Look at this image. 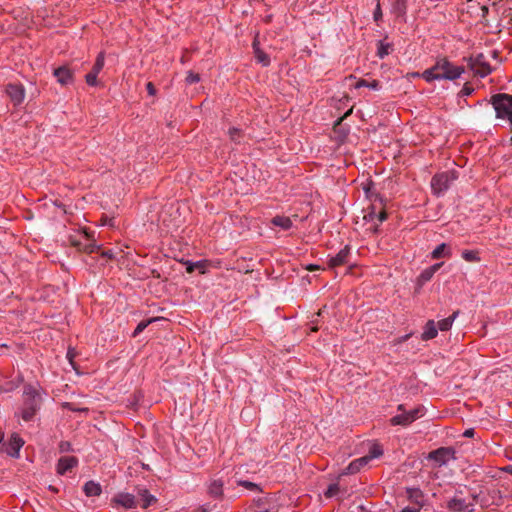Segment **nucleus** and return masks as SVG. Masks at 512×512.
<instances>
[{"mask_svg": "<svg viewBox=\"0 0 512 512\" xmlns=\"http://www.w3.org/2000/svg\"><path fill=\"white\" fill-rule=\"evenodd\" d=\"M465 69L462 66H455L447 58H441L429 69L422 73V77L427 82L434 80H456L463 73Z\"/></svg>", "mask_w": 512, "mask_h": 512, "instance_id": "obj_1", "label": "nucleus"}, {"mask_svg": "<svg viewBox=\"0 0 512 512\" xmlns=\"http://www.w3.org/2000/svg\"><path fill=\"white\" fill-rule=\"evenodd\" d=\"M23 397L21 417L24 421H31L40 408L41 396L32 385H26L24 386Z\"/></svg>", "mask_w": 512, "mask_h": 512, "instance_id": "obj_2", "label": "nucleus"}, {"mask_svg": "<svg viewBox=\"0 0 512 512\" xmlns=\"http://www.w3.org/2000/svg\"><path fill=\"white\" fill-rule=\"evenodd\" d=\"M491 103L496 111V117L507 119L512 126V95L499 93L491 97Z\"/></svg>", "mask_w": 512, "mask_h": 512, "instance_id": "obj_3", "label": "nucleus"}, {"mask_svg": "<svg viewBox=\"0 0 512 512\" xmlns=\"http://www.w3.org/2000/svg\"><path fill=\"white\" fill-rule=\"evenodd\" d=\"M383 455L382 447L374 443L369 450V453L363 457L353 460L341 473V475H350L359 472L363 467L368 465V463L374 459Z\"/></svg>", "mask_w": 512, "mask_h": 512, "instance_id": "obj_4", "label": "nucleus"}, {"mask_svg": "<svg viewBox=\"0 0 512 512\" xmlns=\"http://www.w3.org/2000/svg\"><path fill=\"white\" fill-rule=\"evenodd\" d=\"M455 179L456 176L454 172L446 171L437 173L431 180V188L435 194L440 195L450 187Z\"/></svg>", "mask_w": 512, "mask_h": 512, "instance_id": "obj_5", "label": "nucleus"}, {"mask_svg": "<svg viewBox=\"0 0 512 512\" xmlns=\"http://www.w3.org/2000/svg\"><path fill=\"white\" fill-rule=\"evenodd\" d=\"M468 66L474 73L480 77H486L492 72L490 64L486 61L483 53L477 54L475 57L468 59Z\"/></svg>", "mask_w": 512, "mask_h": 512, "instance_id": "obj_6", "label": "nucleus"}, {"mask_svg": "<svg viewBox=\"0 0 512 512\" xmlns=\"http://www.w3.org/2000/svg\"><path fill=\"white\" fill-rule=\"evenodd\" d=\"M454 449L451 447H440L429 452L427 459L434 461L436 467L445 465L450 458H454Z\"/></svg>", "mask_w": 512, "mask_h": 512, "instance_id": "obj_7", "label": "nucleus"}, {"mask_svg": "<svg viewBox=\"0 0 512 512\" xmlns=\"http://www.w3.org/2000/svg\"><path fill=\"white\" fill-rule=\"evenodd\" d=\"M24 443V440L17 433H13L9 442L2 444V452H5L13 458H18L20 449L23 447Z\"/></svg>", "mask_w": 512, "mask_h": 512, "instance_id": "obj_8", "label": "nucleus"}, {"mask_svg": "<svg viewBox=\"0 0 512 512\" xmlns=\"http://www.w3.org/2000/svg\"><path fill=\"white\" fill-rule=\"evenodd\" d=\"M104 61H105V53L104 52H100L97 55V58H96L95 63L93 65V67H92V70L88 74H86V76H85L86 83L89 86H96L97 85V76H98V74L100 73V71L104 67Z\"/></svg>", "mask_w": 512, "mask_h": 512, "instance_id": "obj_9", "label": "nucleus"}, {"mask_svg": "<svg viewBox=\"0 0 512 512\" xmlns=\"http://www.w3.org/2000/svg\"><path fill=\"white\" fill-rule=\"evenodd\" d=\"M53 75L57 79V82L63 86L74 82V73L68 65L54 69Z\"/></svg>", "mask_w": 512, "mask_h": 512, "instance_id": "obj_10", "label": "nucleus"}, {"mask_svg": "<svg viewBox=\"0 0 512 512\" xmlns=\"http://www.w3.org/2000/svg\"><path fill=\"white\" fill-rule=\"evenodd\" d=\"M420 409L416 408L409 412H404L402 414L396 415L391 418L392 425H402L407 426L415 421L419 417Z\"/></svg>", "mask_w": 512, "mask_h": 512, "instance_id": "obj_11", "label": "nucleus"}, {"mask_svg": "<svg viewBox=\"0 0 512 512\" xmlns=\"http://www.w3.org/2000/svg\"><path fill=\"white\" fill-rule=\"evenodd\" d=\"M6 92L15 105H19L23 102L25 89L21 84L9 83L6 86Z\"/></svg>", "mask_w": 512, "mask_h": 512, "instance_id": "obj_12", "label": "nucleus"}, {"mask_svg": "<svg viewBox=\"0 0 512 512\" xmlns=\"http://www.w3.org/2000/svg\"><path fill=\"white\" fill-rule=\"evenodd\" d=\"M350 256V247L346 245L343 249H341L335 256L330 257L328 260V266L330 268H336L338 266H342L349 261Z\"/></svg>", "mask_w": 512, "mask_h": 512, "instance_id": "obj_13", "label": "nucleus"}, {"mask_svg": "<svg viewBox=\"0 0 512 512\" xmlns=\"http://www.w3.org/2000/svg\"><path fill=\"white\" fill-rule=\"evenodd\" d=\"M78 464V459L75 456H64L58 460L57 473L64 475L68 471H71Z\"/></svg>", "mask_w": 512, "mask_h": 512, "instance_id": "obj_14", "label": "nucleus"}, {"mask_svg": "<svg viewBox=\"0 0 512 512\" xmlns=\"http://www.w3.org/2000/svg\"><path fill=\"white\" fill-rule=\"evenodd\" d=\"M447 507L451 512H472L473 505L467 504L465 499L454 497L448 501Z\"/></svg>", "mask_w": 512, "mask_h": 512, "instance_id": "obj_15", "label": "nucleus"}, {"mask_svg": "<svg viewBox=\"0 0 512 512\" xmlns=\"http://www.w3.org/2000/svg\"><path fill=\"white\" fill-rule=\"evenodd\" d=\"M113 501L126 509H132L137 506L135 496L130 493H119L114 497Z\"/></svg>", "mask_w": 512, "mask_h": 512, "instance_id": "obj_16", "label": "nucleus"}, {"mask_svg": "<svg viewBox=\"0 0 512 512\" xmlns=\"http://www.w3.org/2000/svg\"><path fill=\"white\" fill-rule=\"evenodd\" d=\"M438 334L437 325L434 320H429L424 328L421 335V339L424 341L434 339Z\"/></svg>", "mask_w": 512, "mask_h": 512, "instance_id": "obj_17", "label": "nucleus"}, {"mask_svg": "<svg viewBox=\"0 0 512 512\" xmlns=\"http://www.w3.org/2000/svg\"><path fill=\"white\" fill-rule=\"evenodd\" d=\"M224 483L220 479L212 480L208 486V493L213 498H221L223 495Z\"/></svg>", "mask_w": 512, "mask_h": 512, "instance_id": "obj_18", "label": "nucleus"}, {"mask_svg": "<svg viewBox=\"0 0 512 512\" xmlns=\"http://www.w3.org/2000/svg\"><path fill=\"white\" fill-rule=\"evenodd\" d=\"M83 491L86 496H99L102 492L101 485L94 481H88L84 484Z\"/></svg>", "mask_w": 512, "mask_h": 512, "instance_id": "obj_19", "label": "nucleus"}, {"mask_svg": "<svg viewBox=\"0 0 512 512\" xmlns=\"http://www.w3.org/2000/svg\"><path fill=\"white\" fill-rule=\"evenodd\" d=\"M271 223L283 230H289L292 227V220L287 216L277 215L272 218Z\"/></svg>", "mask_w": 512, "mask_h": 512, "instance_id": "obj_20", "label": "nucleus"}, {"mask_svg": "<svg viewBox=\"0 0 512 512\" xmlns=\"http://www.w3.org/2000/svg\"><path fill=\"white\" fill-rule=\"evenodd\" d=\"M391 6L392 13H394L397 17H402L406 14L407 0H394Z\"/></svg>", "mask_w": 512, "mask_h": 512, "instance_id": "obj_21", "label": "nucleus"}, {"mask_svg": "<svg viewBox=\"0 0 512 512\" xmlns=\"http://www.w3.org/2000/svg\"><path fill=\"white\" fill-rule=\"evenodd\" d=\"M391 50H392V45L390 43H387L384 40L378 41L376 54L380 59H383L384 57L389 55Z\"/></svg>", "mask_w": 512, "mask_h": 512, "instance_id": "obj_22", "label": "nucleus"}, {"mask_svg": "<svg viewBox=\"0 0 512 512\" xmlns=\"http://www.w3.org/2000/svg\"><path fill=\"white\" fill-rule=\"evenodd\" d=\"M459 314L458 311L454 312L451 316L445 318V319H442L440 320L438 323H437V327L439 328L440 331H448L451 329L452 327V324L455 320V318L457 317V315Z\"/></svg>", "mask_w": 512, "mask_h": 512, "instance_id": "obj_23", "label": "nucleus"}, {"mask_svg": "<svg viewBox=\"0 0 512 512\" xmlns=\"http://www.w3.org/2000/svg\"><path fill=\"white\" fill-rule=\"evenodd\" d=\"M377 218L378 221L381 223L383 221H385L388 217L387 215V212L384 210V209H381L377 214L375 213V206L372 205L371 206V211L368 212L365 216H364V219L367 220V219H370V220H373L374 218Z\"/></svg>", "mask_w": 512, "mask_h": 512, "instance_id": "obj_24", "label": "nucleus"}, {"mask_svg": "<svg viewBox=\"0 0 512 512\" xmlns=\"http://www.w3.org/2000/svg\"><path fill=\"white\" fill-rule=\"evenodd\" d=\"M139 495L141 496V499H142V505L141 507L143 509H146L148 508L150 505H152L153 503L156 502V498L155 496H153L152 494L149 493V491L147 489H143L139 492Z\"/></svg>", "mask_w": 512, "mask_h": 512, "instance_id": "obj_25", "label": "nucleus"}, {"mask_svg": "<svg viewBox=\"0 0 512 512\" xmlns=\"http://www.w3.org/2000/svg\"><path fill=\"white\" fill-rule=\"evenodd\" d=\"M254 56L258 63L262 64V66H268L270 64V57L260 48H257L254 51Z\"/></svg>", "mask_w": 512, "mask_h": 512, "instance_id": "obj_26", "label": "nucleus"}, {"mask_svg": "<svg viewBox=\"0 0 512 512\" xmlns=\"http://www.w3.org/2000/svg\"><path fill=\"white\" fill-rule=\"evenodd\" d=\"M361 87H368L370 89L377 90L380 87V84H379V81H377V80H373V81L369 82L365 79H360L359 81L356 82L355 88H361Z\"/></svg>", "mask_w": 512, "mask_h": 512, "instance_id": "obj_27", "label": "nucleus"}, {"mask_svg": "<svg viewBox=\"0 0 512 512\" xmlns=\"http://www.w3.org/2000/svg\"><path fill=\"white\" fill-rule=\"evenodd\" d=\"M434 273H432L429 268L424 269L417 278V284L419 286L424 285L426 282L430 281Z\"/></svg>", "mask_w": 512, "mask_h": 512, "instance_id": "obj_28", "label": "nucleus"}, {"mask_svg": "<svg viewBox=\"0 0 512 512\" xmlns=\"http://www.w3.org/2000/svg\"><path fill=\"white\" fill-rule=\"evenodd\" d=\"M462 258L467 262H479L480 261L478 252L474 251V250H464L462 252Z\"/></svg>", "mask_w": 512, "mask_h": 512, "instance_id": "obj_29", "label": "nucleus"}, {"mask_svg": "<svg viewBox=\"0 0 512 512\" xmlns=\"http://www.w3.org/2000/svg\"><path fill=\"white\" fill-rule=\"evenodd\" d=\"M237 484L239 486H242L244 487L245 489H248V490H251V491H257V492H262L260 486L256 483H253L251 481H248V480H239L237 482Z\"/></svg>", "mask_w": 512, "mask_h": 512, "instance_id": "obj_30", "label": "nucleus"}, {"mask_svg": "<svg viewBox=\"0 0 512 512\" xmlns=\"http://www.w3.org/2000/svg\"><path fill=\"white\" fill-rule=\"evenodd\" d=\"M339 491H340L339 484L333 483L328 486L327 490L324 492V495L326 498H332L335 495H337Z\"/></svg>", "mask_w": 512, "mask_h": 512, "instance_id": "obj_31", "label": "nucleus"}, {"mask_svg": "<svg viewBox=\"0 0 512 512\" xmlns=\"http://www.w3.org/2000/svg\"><path fill=\"white\" fill-rule=\"evenodd\" d=\"M231 141L238 143L242 137V131L239 128L233 127L228 131Z\"/></svg>", "mask_w": 512, "mask_h": 512, "instance_id": "obj_32", "label": "nucleus"}, {"mask_svg": "<svg viewBox=\"0 0 512 512\" xmlns=\"http://www.w3.org/2000/svg\"><path fill=\"white\" fill-rule=\"evenodd\" d=\"M153 321V319H150V320H143L141 321L140 323H138V325L136 326L132 336L133 337H136L138 336L140 333H142L145 328Z\"/></svg>", "mask_w": 512, "mask_h": 512, "instance_id": "obj_33", "label": "nucleus"}, {"mask_svg": "<svg viewBox=\"0 0 512 512\" xmlns=\"http://www.w3.org/2000/svg\"><path fill=\"white\" fill-rule=\"evenodd\" d=\"M200 81V75L198 73H194L193 71H188L187 76L185 78V82L189 85L198 83Z\"/></svg>", "mask_w": 512, "mask_h": 512, "instance_id": "obj_34", "label": "nucleus"}, {"mask_svg": "<svg viewBox=\"0 0 512 512\" xmlns=\"http://www.w3.org/2000/svg\"><path fill=\"white\" fill-rule=\"evenodd\" d=\"M445 248H446V244H444V243L438 245L432 252V258L439 259V258L443 257Z\"/></svg>", "mask_w": 512, "mask_h": 512, "instance_id": "obj_35", "label": "nucleus"}, {"mask_svg": "<svg viewBox=\"0 0 512 512\" xmlns=\"http://www.w3.org/2000/svg\"><path fill=\"white\" fill-rule=\"evenodd\" d=\"M59 451L62 453L73 451L72 444L68 441H61L59 443Z\"/></svg>", "mask_w": 512, "mask_h": 512, "instance_id": "obj_36", "label": "nucleus"}, {"mask_svg": "<svg viewBox=\"0 0 512 512\" xmlns=\"http://www.w3.org/2000/svg\"><path fill=\"white\" fill-rule=\"evenodd\" d=\"M373 18L375 21H378L382 18V10L379 2L376 5L375 11L373 13Z\"/></svg>", "mask_w": 512, "mask_h": 512, "instance_id": "obj_37", "label": "nucleus"}, {"mask_svg": "<svg viewBox=\"0 0 512 512\" xmlns=\"http://www.w3.org/2000/svg\"><path fill=\"white\" fill-rule=\"evenodd\" d=\"M473 91H474V89H473L471 86H469L468 84H465V85L463 86V88H462V90H461V92H460V93H461L463 96H469V95H471V94H472V92H473Z\"/></svg>", "mask_w": 512, "mask_h": 512, "instance_id": "obj_38", "label": "nucleus"}, {"mask_svg": "<svg viewBox=\"0 0 512 512\" xmlns=\"http://www.w3.org/2000/svg\"><path fill=\"white\" fill-rule=\"evenodd\" d=\"M146 90L150 96H154L156 94V88L152 82H148L146 84Z\"/></svg>", "mask_w": 512, "mask_h": 512, "instance_id": "obj_39", "label": "nucleus"}, {"mask_svg": "<svg viewBox=\"0 0 512 512\" xmlns=\"http://www.w3.org/2000/svg\"><path fill=\"white\" fill-rule=\"evenodd\" d=\"M374 187V184L372 182H370L369 184H367V186H364V190H365V194L368 198H372L373 194H372V188Z\"/></svg>", "mask_w": 512, "mask_h": 512, "instance_id": "obj_40", "label": "nucleus"}, {"mask_svg": "<svg viewBox=\"0 0 512 512\" xmlns=\"http://www.w3.org/2000/svg\"><path fill=\"white\" fill-rule=\"evenodd\" d=\"M202 265L200 262H196V263H189L187 268H186V271L188 273H192L196 268H200Z\"/></svg>", "mask_w": 512, "mask_h": 512, "instance_id": "obj_41", "label": "nucleus"}, {"mask_svg": "<svg viewBox=\"0 0 512 512\" xmlns=\"http://www.w3.org/2000/svg\"><path fill=\"white\" fill-rule=\"evenodd\" d=\"M63 407L67 408L69 410H72V411H88L87 408H81V409L75 408V407H73V404L69 403V402L64 403Z\"/></svg>", "mask_w": 512, "mask_h": 512, "instance_id": "obj_42", "label": "nucleus"}, {"mask_svg": "<svg viewBox=\"0 0 512 512\" xmlns=\"http://www.w3.org/2000/svg\"><path fill=\"white\" fill-rule=\"evenodd\" d=\"M442 265H443V262H440V263H436V264H434V265H432V266H430V267H428V268H429V270H430L432 273H434V274H435V273H436V272H437V271L442 267Z\"/></svg>", "mask_w": 512, "mask_h": 512, "instance_id": "obj_43", "label": "nucleus"}, {"mask_svg": "<svg viewBox=\"0 0 512 512\" xmlns=\"http://www.w3.org/2000/svg\"><path fill=\"white\" fill-rule=\"evenodd\" d=\"M253 52L256 51L257 48H260V42L258 39V35L255 36L253 43H252Z\"/></svg>", "mask_w": 512, "mask_h": 512, "instance_id": "obj_44", "label": "nucleus"}, {"mask_svg": "<svg viewBox=\"0 0 512 512\" xmlns=\"http://www.w3.org/2000/svg\"><path fill=\"white\" fill-rule=\"evenodd\" d=\"M98 247L95 245V244H89V245H86L84 250L88 253H92L95 251V249H97Z\"/></svg>", "mask_w": 512, "mask_h": 512, "instance_id": "obj_45", "label": "nucleus"}, {"mask_svg": "<svg viewBox=\"0 0 512 512\" xmlns=\"http://www.w3.org/2000/svg\"><path fill=\"white\" fill-rule=\"evenodd\" d=\"M75 356V353L72 349H69L67 352V358L69 359V362L74 366L73 358Z\"/></svg>", "mask_w": 512, "mask_h": 512, "instance_id": "obj_46", "label": "nucleus"}, {"mask_svg": "<svg viewBox=\"0 0 512 512\" xmlns=\"http://www.w3.org/2000/svg\"><path fill=\"white\" fill-rule=\"evenodd\" d=\"M351 113H352V108H351V109H349V110H348V111H347V112H346V113H345L341 118H339V119L336 121V124H335V125H339V124L342 122V120H343L344 118H346L347 116H349Z\"/></svg>", "mask_w": 512, "mask_h": 512, "instance_id": "obj_47", "label": "nucleus"}, {"mask_svg": "<svg viewBox=\"0 0 512 512\" xmlns=\"http://www.w3.org/2000/svg\"><path fill=\"white\" fill-rule=\"evenodd\" d=\"M102 256L108 258V259H113L114 258V254L111 250H108V251H104L102 252Z\"/></svg>", "mask_w": 512, "mask_h": 512, "instance_id": "obj_48", "label": "nucleus"}, {"mask_svg": "<svg viewBox=\"0 0 512 512\" xmlns=\"http://www.w3.org/2000/svg\"><path fill=\"white\" fill-rule=\"evenodd\" d=\"M400 512H420V510L418 508L405 507Z\"/></svg>", "mask_w": 512, "mask_h": 512, "instance_id": "obj_49", "label": "nucleus"}, {"mask_svg": "<svg viewBox=\"0 0 512 512\" xmlns=\"http://www.w3.org/2000/svg\"><path fill=\"white\" fill-rule=\"evenodd\" d=\"M463 436H465V437H473V436H474V429H467V430L463 433Z\"/></svg>", "mask_w": 512, "mask_h": 512, "instance_id": "obj_50", "label": "nucleus"}, {"mask_svg": "<svg viewBox=\"0 0 512 512\" xmlns=\"http://www.w3.org/2000/svg\"><path fill=\"white\" fill-rule=\"evenodd\" d=\"M481 11H482L483 16H486L488 14V12H489L488 6L487 5H483L481 7Z\"/></svg>", "mask_w": 512, "mask_h": 512, "instance_id": "obj_51", "label": "nucleus"}, {"mask_svg": "<svg viewBox=\"0 0 512 512\" xmlns=\"http://www.w3.org/2000/svg\"><path fill=\"white\" fill-rule=\"evenodd\" d=\"M4 440V432L0 430V453H2V444Z\"/></svg>", "mask_w": 512, "mask_h": 512, "instance_id": "obj_52", "label": "nucleus"}, {"mask_svg": "<svg viewBox=\"0 0 512 512\" xmlns=\"http://www.w3.org/2000/svg\"><path fill=\"white\" fill-rule=\"evenodd\" d=\"M196 512H208V508L206 506H201L197 509Z\"/></svg>", "mask_w": 512, "mask_h": 512, "instance_id": "obj_53", "label": "nucleus"}, {"mask_svg": "<svg viewBox=\"0 0 512 512\" xmlns=\"http://www.w3.org/2000/svg\"><path fill=\"white\" fill-rule=\"evenodd\" d=\"M307 269H308L309 271H314V270L318 269V266H316V265H309V266L307 267Z\"/></svg>", "mask_w": 512, "mask_h": 512, "instance_id": "obj_54", "label": "nucleus"}, {"mask_svg": "<svg viewBox=\"0 0 512 512\" xmlns=\"http://www.w3.org/2000/svg\"><path fill=\"white\" fill-rule=\"evenodd\" d=\"M506 471L512 475V466H508L506 468Z\"/></svg>", "mask_w": 512, "mask_h": 512, "instance_id": "obj_55", "label": "nucleus"}, {"mask_svg": "<svg viewBox=\"0 0 512 512\" xmlns=\"http://www.w3.org/2000/svg\"><path fill=\"white\" fill-rule=\"evenodd\" d=\"M492 56H493L494 58H497V56H498V52H497V51H493V52H492Z\"/></svg>", "mask_w": 512, "mask_h": 512, "instance_id": "obj_56", "label": "nucleus"}, {"mask_svg": "<svg viewBox=\"0 0 512 512\" xmlns=\"http://www.w3.org/2000/svg\"><path fill=\"white\" fill-rule=\"evenodd\" d=\"M322 313H323V310H322V309H320V310L317 312V316H321V315H322Z\"/></svg>", "mask_w": 512, "mask_h": 512, "instance_id": "obj_57", "label": "nucleus"}, {"mask_svg": "<svg viewBox=\"0 0 512 512\" xmlns=\"http://www.w3.org/2000/svg\"><path fill=\"white\" fill-rule=\"evenodd\" d=\"M317 330H318V328L316 326L311 328V331H317Z\"/></svg>", "mask_w": 512, "mask_h": 512, "instance_id": "obj_58", "label": "nucleus"}, {"mask_svg": "<svg viewBox=\"0 0 512 512\" xmlns=\"http://www.w3.org/2000/svg\"><path fill=\"white\" fill-rule=\"evenodd\" d=\"M2 392V387L0 386V393Z\"/></svg>", "mask_w": 512, "mask_h": 512, "instance_id": "obj_59", "label": "nucleus"}]
</instances>
